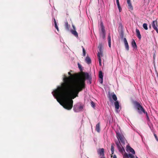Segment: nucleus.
I'll use <instances>...</instances> for the list:
<instances>
[{"instance_id":"1","label":"nucleus","mask_w":158,"mask_h":158,"mask_svg":"<svg viewBox=\"0 0 158 158\" xmlns=\"http://www.w3.org/2000/svg\"><path fill=\"white\" fill-rule=\"evenodd\" d=\"M71 70L68 74L69 76L67 77L65 75L63 78L64 83L61 86H59L54 91L53 96L57 97L56 99L58 102L62 101V106L64 108L68 110H71L73 106V101L72 100L73 95L70 93V86L77 80L79 74L75 73L72 74Z\"/></svg>"},{"instance_id":"2","label":"nucleus","mask_w":158,"mask_h":158,"mask_svg":"<svg viewBox=\"0 0 158 158\" xmlns=\"http://www.w3.org/2000/svg\"><path fill=\"white\" fill-rule=\"evenodd\" d=\"M91 79L87 73L82 72L81 76L79 74L77 80L70 86V93L73 95L72 99L78 97L79 92L85 88L86 80Z\"/></svg>"},{"instance_id":"3","label":"nucleus","mask_w":158,"mask_h":158,"mask_svg":"<svg viewBox=\"0 0 158 158\" xmlns=\"http://www.w3.org/2000/svg\"><path fill=\"white\" fill-rule=\"evenodd\" d=\"M116 145L117 146L118 148L119 151L121 152L124 158H128L129 157V154L126 153H124L125 152V149L121 145L119 142H116Z\"/></svg>"},{"instance_id":"4","label":"nucleus","mask_w":158,"mask_h":158,"mask_svg":"<svg viewBox=\"0 0 158 158\" xmlns=\"http://www.w3.org/2000/svg\"><path fill=\"white\" fill-rule=\"evenodd\" d=\"M134 104L137 108L138 112L139 114H142L143 113H144L146 112L143 107L137 101H135Z\"/></svg>"},{"instance_id":"5","label":"nucleus","mask_w":158,"mask_h":158,"mask_svg":"<svg viewBox=\"0 0 158 158\" xmlns=\"http://www.w3.org/2000/svg\"><path fill=\"white\" fill-rule=\"evenodd\" d=\"M116 136L117 138L119 140V141L118 142H120V141L122 143L125 144V139L124 136L122 134H121L120 133H117Z\"/></svg>"},{"instance_id":"6","label":"nucleus","mask_w":158,"mask_h":158,"mask_svg":"<svg viewBox=\"0 0 158 158\" xmlns=\"http://www.w3.org/2000/svg\"><path fill=\"white\" fill-rule=\"evenodd\" d=\"M152 26L153 28L155 30L157 33H158V25L157 21L156 20L153 21L152 23Z\"/></svg>"},{"instance_id":"7","label":"nucleus","mask_w":158,"mask_h":158,"mask_svg":"<svg viewBox=\"0 0 158 158\" xmlns=\"http://www.w3.org/2000/svg\"><path fill=\"white\" fill-rule=\"evenodd\" d=\"M100 26L101 30L102 31V33H101V35H102L103 38L104 39L105 37V31L102 23H101Z\"/></svg>"},{"instance_id":"8","label":"nucleus","mask_w":158,"mask_h":158,"mask_svg":"<svg viewBox=\"0 0 158 158\" xmlns=\"http://www.w3.org/2000/svg\"><path fill=\"white\" fill-rule=\"evenodd\" d=\"M98 153L102 156H104V148L99 149L98 151Z\"/></svg>"},{"instance_id":"9","label":"nucleus","mask_w":158,"mask_h":158,"mask_svg":"<svg viewBox=\"0 0 158 158\" xmlns=\"http://www.w3.org/2000/svg\"><path fill=\"white\" fill-rule=\"evenodd\" d=\"M127 3L128 5V8L130 10H132L133 9L132 6L131 2V0H127Z\"/></svg>"},{"instance_id":"10","label":"nucleus","mask_w":158,"mask_h":158,"mask_svg":"<svg viewBox=\"0 0 158 158\" xmlns=\"http://www.w3.org/2000/svg\"><path fill=\"white\" fill-rule=\"evenodd\" d=\"M99 52H98L97 54L98 59L101 58V57L103 56V53L102 52L101 48H100L99 49Z\"/></svg>"},{"instance_id":"11","label":"nucleus","mask_w":158,"mask_h":158,"mask_svg":"<svg viewBox=\"0 0 158 158\" xmlns=\"http://www.w3.org/2000/svg\"><path fill=\"white\" fill-rule=\"evenodd\" d=\"M136 33L137 36L139 40H140L141 38V34H140L139 31L138 29H136Z\"/></svg>"},{"instance_id":"12","label":"nucleus","mask_w":158,"mask_h":158,"mask_svg":"<svg viewBox=\"0 0 158 158\" xmlns=\"http://www.w3.org/2000/svg\"><path fill=\"white\" fill-rule=\"evenodd\" d=\"M107 40L108 42V45L110 48L111 47V36L110 34L109 33L108 36Z\"/></svg>"},{"instance_id":"13","label":"nucleus","mask_w":158,"mask_h":158,"mask_svg":"<svg viewBox=\"0 0 158 158\" xmlns=\"http://www.w3.org/2000/svg\"><path fill=\"white\" fill-rule=\"evenodd\" d=\"M96 131L98 132H99L100 130V123H98L96 125Z\"/></svg>"},{"instance_id":"14","label":"nucleus","mask_w":158,"mask_h":158,"mask_svg":"<svg viewBox=\"0 0 158 158\" xmlns=\"http://www.w3.org/2000/svg\"><path fill=\"white\" fill-rule=\"evenodd\" d=\"M114 106L116 110H118L119 108V105L118 102V101H116L114 102Z\"/></svg>"},{"instance_id":"15","label":"nucleus","mask_w":158,"mask_h":158,"mask_svg":"<svg viewBox=\"0 0 158 158\" xmlns=\"http://www.w3.org/2000/svg\"><path fill=\"white\" fill-rule=\"evenodd\" d=\"M85 61L86 63L89 64L91 63V59L89 56H87L86 57Z\"/></svg>"},{"instance_id":"16","label":"nucleus","mask_w":158,"mask_h":158,"mask_svg":"<svg viewBox=\"0 0 158 158\" xmlns=\"http://www.w3.org/2000/svg\"><path fill=\"white\" fill-rule=\"evenodd\" d=\"M64 26L66 30H69L70 28V25L69 24L68 22L66 21L65 22Z\"/></svg>"},{"instance_id":"17","label":"nucleus","mask_w":158,"mask_h":158,"mask_svg":"<svg viewBox=\"0 0 158 158\" xmlns=\"http://www.w3.org/2000/svg\"><path fill=\"white\" fill-rule=\"evenodd\" d=\"M71 33L73 34L75 37H78V33L76 31L71 30Z\"/></svg>"},{"instance_id":"18","label":"nucleus","mask_w":158,"mask_h":158,"mask_svg":"<svg viewBox=\"0 0 158 158\" xmlns=\"http://www.w3.org/2000/svg\"><path fill=\"white\" fill-rule=\"evenodd\" d=\"M127 149L130 151V152H131L133 154H135L134 150L130 147H129L127 148Z\"/></svg>"},{"instance_id":"19","label":"nucleus","mask_w":158,"mask_h":158,"mask_svg":"<svg viewBox=\"0 0 158 158\" xmlns=\"http://www.w3.org/2000/svg\"><path fill=\"white\" fill-rule=\"evenodd\" d=\"M99 77L100 79H103V76L102 72L101 71H100L99 73Z\"/></svg>"},{"instance_id":"20","label":"nucleus","mask_w":158,"mask_h":158,"mask_svg":"<svg viewBox=\"0 0 158 158\" xmlns=\"http://www.w3.org/2000/svg\"><path fill=\"white\" fill-rule=\"evenodd\" d=\"M132 47L134 48H137V45L136 44V43L134 40H133V41H132Z\"/></svg>"},{"instance_id":"21","label":"nucleus","mask_w":158,"mask_h":158,"mask_svg":"<svg viewBox=\"0 0 158 158\" xmlns=\"http://www.w3.org/2000/svg\"><path fill=\"white\" fill-rule=\"evenodd\" d=\"M112 97L114 101H115V102L117 101V98L115 94H114L112 95Z\"/></svg>"},{"instance_id":"22","label":"nucleus","mask_w":158,"mask_h":158,"mask_svg":"<svg viewBox=\"0 0 158 158\" xmlns=\"http://www.w3.org/2000/svg\"><path fill=\"white\" fill-rule=\"evenodd\" d=\"M143 28L145 30H147L148 29V25L146 23H144L143 25Z\"/></svg>"},{"instance_id":"23","label":"nucleus","mask_w":158,"mask_h":158,"mask_svg":"<svg viewBox=\"0 0 158 158\" xmlns=\"http://www.w3.org/2000/svg\"><path fill=\"white\" fill-rule=\"evenodd\" d=\"M77 106L74 105L73 106V110L75 112H79V110L78 109V108H77Z\"/></svg>"},{"instance_id":"24","label":"nucleus","mask_w":158,"mask_h":158,"mask_svg":"<svg viewBox=\"0 0 158 158\" xmlns=\"http://www.w3.org/2000/svg\"><path fill=\"white\" fill-rule=\"evenodd\" d=\"M111 150L112 152V154H113L114 153V147L113 145H112L111 147Z\"/></svg>"},{"instance_id":"25","label":"nucleus","mask_w":158,"mask_h":158,"mask_svg":"<svg viewBox=\"0 0 158 158\" xmlns=\"http://www.w3.org/2000/svg\"><path fill=\"white\" fill-rule=\"evenodd\" d=\"M125 48L127 50V51L129 50V47L128 44H125Z\"/></svg>"},{"instance_id":"26","label":"nucleus","mask_w":158,"mask_h":158,"mask_svg":"<svg viewBox=\"0 0 158 158\" xmlns=\"http://www.w3.org/2000/svg\"><path fill=\"white\" fill-rule=\"evenodd\" d=\"M78 109L79 110V111L83 109V106H81L79 107H77Z\"/></svg>"},{"instance_id":"27","label":"nucleus","mask_w":158,"mask_h":158,"mask_svg":"<svg viewBox=\"0 0 158 158\" xmlns=\"http://www.w3.org/2000/svg\"><path fill=\"white\" fill-rule=\"evenodd\" d=\"M82 48H83V54L84 56H85V51L84 48L82 46Z\"/></svg>"},{"instance_id":"28","label":"nucleus","mask_w":158,"mask_h":158,"mask_svg":"<svg viewBox=\"0 0 158 158\" xmlns=\"http://www.w3.org/2000/svg\"><path fill=\"white\" fill-rule=\"evenodd\" d=\"M129 157L130 158H134V156L131 154H129Z\"/></svg>"},{"instance_id":"29","label":"nucleus","mask_w":158,"mask_h":158,"mask_svg":"<svg viewBox=\"0 0 158 158\" xmlns=\"http://www.w3.org/2000/svg\"><path fill=\"white\" fill-rule=\"evenodd\" d=\"M144 114H146V117H147V120H149V117L148 116V113H147V112L146 111L145 112V113H144Z\"/></svg>"},{"instance_id":"30","label":"nucleus","mask_w":158,"mask_h":158,"mask_svg":"<svg viewBox=\"0 0 158 158\" xmlns=\"http://www.w3.org/2000/svg\"><path fill=\"white\" fill-rule=\"evenodd\" d=\"M117 5V6H118V9H119V11L120 12H121V10L122 9H121V8L120 6V4H118V5Z\"/></svg>"},{"instance_id":"31","label":"nucleus","mask_w":158,"mask_h":158,"mask_svg":"<svg viewBox=\"0 0 158 158\" xmlns=\"http://www.w3.org/2000/svg\"><path fill=\"white\" fill-rule=\"evenodd\" d=\"M124 41L125 44H128L127 42L126 38H124Z\"/></svg>"},{"instance_id":"32","label":"nucleus","mask_w":158,"mask_h":158,"mask_svg":"<svg viewBox=\"0 0 158 158\" xmlns=\"http://www.w3.org/2000/svg\"><path fill=\"white\" fill-rule=\"evenodd\" d=\"M91 105L93 107H94L95 106V104H94V102H93L92 101L91 102Z\"/></svg>"},{"instance_id":"33","label":"nucleus","mask_w":158,"mask_h":158,"mask_svg":"<svg viewBox=\"0 0 158 158\" xmlns=\"http://www.w3.org/2000/svg\"><path fill=\"white\" fill-rule=\"evenodd\" d=\"M55 28H56V30L58 31H59V28H58V27L57 26V24H56V23L55 24Z\"/></svg>"},{"instance_id":"34","label":"nucleus","mask_w":158,"mask_h":158,"mask_svg":"<svg viewBox=\"0 0 158 158\" xmlns=\"http://www.w3.org/2000/svg\"><path fill=\"white\" fill-rule=\"evenodd\" d=\"M98 61L99 62V64L100 66L101 65V58H99V59H98Z\"/></svg>"},{"instance_id":"35","label":"nucleus","mask_w":158,"mask_h":158,"mask_svg":"<svg viewBox=\"0 0 158 158\" xmlns=\"http://www.w3.org/2000/svg\"><path fill=\"white\" fill-rule=\"evenodd\" d=\"M154 136L156 139L157 140V141H158V138L157 137V135H156V134H154Z\"/></svg>"},{"instance_id":"36","label":"nucleus","mask_w":158,"mask_h":158,"mask_svg":"<svg viewBox=\"0 0 158 158\" xmlns=\"http://www.w3.org/2000/svg\"><path fill=\"white\" fill-rule=\"evenodd\" d=\"M53 19L54 20V24H55V23H56V24H57V23H56V19H55V18H53Z\"/></svg>"},{"instance_id":"37","label":"nucleus","mask_w":158,"mask_h":158,"mask_svg":"<svg viewBox=\"0 0 158 158\" xmlns=\"http://www.w3.org/2000/svg\"><path fill=\"white\" fill-rule=\"evenodd\" d=\"M117 5L119 4V0H116Z\"/></svg>"},{"instance_id":"38","label":"nucleus","mask_w":158,"mask_h":158,"mask_svg":"<svg viewBox=\"0 0 158 158\" xmlns=\"http://www.w3.org/2000/svg\"><path fill=\"white\" fill-rule=\"evenodd\" d=\"M100 79V83L102 84L103 83V79Z\"/></svg>"},{"instance_id":"39","label":"nucleus","mask_w":158,"mask_h":158,"mask_svg":"<svg viewBox=\"0 0 158 158\" xmlns=\"http://www.w3.org/2000/svg\"><path fill=\"white\" fill-rule=\"evenodd\" d=\"M113 158H117L116 156L115 155H114L113 156Z\"/></svg>"},{"instance_id":"40","label":"nucleus","mask_w":158,"mask_h":158,"mask_svg":"<svg viewBox=\"0 0 158 158\" xmlns=\"http://www.w3.org/2000/svg\"><path fill=\"white\" fill-rule=\"evenodd\" d=\"M100 158H105V157L104 156H102Z\"/></svg>"},{"instance_id":"41","label":"nucleus","mask_w":158,"mask_h":158,"mask_svg":"<svg viewBox=\"0 0 158 158\" xmlns=\"http://www.w3.org/2000/svg\"><path fill=\"white\" fill-rule=\"evenodd\" d=\"M73 29L75 30V27L74 26H73Z\"/></svg>"},{"instance_id":"42","label":"nucleus","mask_w":158,"mask_h":158,"mask_svg":"<svg viewBox=\"0 0 158 158\" xmlns=\"http://www.w3.org/2000/svg\"><path fill=\"white\" fill-rule=\"evenodd\" d=\"M78 67H79V68H80V65L79 64H78Z\"/></svg>"},{"instance_id":"43","label":"nucleus","mask_w":158,"mask_h":158,"mask_svg":"<svg viewBox=\"0 0 158 158\" xmlns=\"http://www.w3.org/2000/svg\"><path fill=\"white\" fill-rule=\"evenodd\" d=\"M150 27V28H151V26H150V27Z\"/></svg>"},{"instance_id":"44","label":"nucleus","mask_w":158,"mask_h":158,"mask_svg":"<svg viewBox=\"0 0 158 158\" xmlns=\"http://www.w3.org/2000/svg\"><path fill=\"white\" fill-rule=\"evenodd\" d=\"M150 27V28H151V26H150V27Z\"/></svg>"},{"instance_id":"45","label":"nucleus","mask_w":158,"mask_h":158,"mask_svg":"<svg viewBox=\"0 0 158 158\" xmlns=\"http://www.w3.org/2000/svg\"><path fill=\"white\" fill-rule=\"evenodd\" d=\"M145 0H144V1H145Z\"/></svg>"}]
</instances>
